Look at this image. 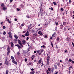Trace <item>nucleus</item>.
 I'll use <instances>...</instances> for the list:
<instances>
[{"mask_svg":"<svg viewBox=\"0 0 74 74\" xmlns=\"http://www.w3.org/2000/svg\"><path fill=\"white\" fill-rule=\"evenodd\" d=\"M11 59H12V62L13 63H14V64H18L17 62L15 61V59H14V57L11 56Z\"/></svg>","mask_w":74,"mask_h":74,"instance_id":"nucleus-1","label":"nucleus"},{"mask_svg":"<svg viewBox=\"0 0 74 74\" xmlns=\"http://www.w3.org/2000/svg\"><path fill=\"white\" fill-rule=\"evenodd\" d=\"M18 42L19 44H20V45L22 47H23V45H22V44L21 43V42L20 40H18Z\"/></svg>","mask_w":74,"mask_h":74,"instance_id":"nucleus-2","label":"nucleus"},{"mask_svg":"<svg viewBox=\"0 0 74 74\" xmlns=\"http://www.w3.org/2000/svg\"><path fill=\"white\" fill-rule=\"evenodd\" d=\"M8 34L10 38H11V39H12V34L11 33L9 32Z\"/></svg>","mask_w":74,"mask_h":74,"instance_id":"nucleus-3","label":"nucleus"},{"mask_svg":"<svg viewBox=\"0 0 74 74\" xmlns=\"http://www.w3.org/2000/svg\"><path fill=\"white\" fill-rule=\"evenodd\" d=\"M29 33V32L28 31H27V32L25 33V36H29V35L30 34H28Z\"/></svg>","mask_w":74,"mask_h":74,"instance_id":"nucleus-4","label":"nucleus"},{"mask_svg":"<svg viewBox=\"0 0 74 74\" xmlns=\"http://www.w3.org/2000/svg\"><path fill=\"white\" fill-rule=\"evenodd\" d=\"M39 52L40 53H42L43 51H44V49H41L39 50Z\"/></svg>","mask_w":74,"mask_h":74,"instance_id":"nucleus-5","label":"nucleus"},{"mask_svg":"<svg viewBox=\"0 0 74 74\" xmlns=\"http://www.w3.org/2000/svg\"><path fill=\"white\" fill-rule=\"evenodd\" d=\"M16 46H17V47H18V49H21V47L19 45H18V44H17V45H16Z\"/></svg>","mask_w":74,"mask_h":74,"instance_id":"nucleus-6","label":"nucleus"},{"mask_svg":"<svg viewBox=\"0 0 74 74\" xmlns=\"http://www.w3.org/2000/svg\"><path fill=\"white\" fill-rule=\"evenodd\" d=\"M2 8H3V11H5V10H7V8L5 7Z\"/></svg>","mask_w":74,"mask_h":74,"instance_id":"nucleus-7","label":"nucleus"},{"mask_svg":"<svg viewBox=\"0 0 74 74\" xmlns=\"http://www.w3.org/2000/svg\"><path fill=\"white\" fill-rule=\"evenodd\" d=\"M22 43L23 44H25L26 43V40H23L22 41Z\"/></svg>","mask_w":74,"mask_h":74,"instance_id":"nucleus-8","label":"nucleus"},{"mask_svg":"<svg viewBox=\"0 0 74 74\" xmlns=\"http://www.w3.org/2000/svg\"><path fill=\"white\" fill-rule=\"evenodd\" d=\"M5 63L6 64H7V65H8L9 63H8V62L7 60H6L5 61Z\"/></svg>","mask_w":74,"mask_h":74,"instance_id":"nucleus-9","label":"nucleus"},{"mask_svg":"<svg viewBox=\"0 0 74 74\" xmlns=\"http://www.w3.org/2000/svg\"><path fill=\"white\" fill-rule=\"evenodd\" d=\"M10 44L11 45V46L12 47H13V46H14V44H13V43H12V42H10Z\"/></svg>","mask_w":74,"mask_h":74,"instance_id":"nucleus-10","label":"nucleus"},{"mask_svg":"<svg viewBox=\"0 0 74 74\" xmlns=\"http://www.w3.org/2000/svg\"><path fill=\"white\" fill-rule=\"evenodd\" d=\"M14 37H15L16 40H17V39H18V36H16V35H14Z\"/></svg>","mask_w":74,"mask_h":74,"instance_id":"nucleus-11","label":"nucleus"},{"mask_svg":"<svg viewBox=\"0 0 74 74\" xmlns=\"http://www.w3.org/2000/svg\"><path fill=\"white\" fill-rule=\"evenodd\" d=\"M38 33L40 35V36H42V33L40 31H39L38 32Z\"/></svg>","mask_w":74,"mask_h":74,"instance_id":"nucleus-12","label":"nucleus"},{"mask_svg":"<svg viewBox=\"0 0 74 74\" xmlns=\"http://www.w3.org/2000/svg\"><path fill=\"white\" fill-rule=\"evenodd\" d=\"M50 58V57H49V56H47V59L48 61H49V58Z\"/></svg>","mask_w":74,"mask_h":74,"instance_id":"nucleus-13","label":"nucleus"},{"mask_svg":"<svg viewBox=\"0 0 74 74\" xmlns=\"http://www.w3.org/2000/svg\"><path fill=\"white\" fill-rule=\"evenodd\" d=\"M35 72L34 71L32 72H30V74H34Z\"/></svg>","mask_w":74,"mask_h":74,"instance_id":"nucleus-14","label":"nucleus"},{"mask_svg":"<svg viewBox=\"0 0 74 74\" xmlns=\"http://www.w3.org/2000/svg\"><path fill=\"white\" fill-rule=\"evenodd\" d=\"M8 52H7V55H9V53H10V50H8Z\"/></svg>","mask_w":74,"mask_h":74,"instance_id":"nucleus-15","label":"nucleus"},{"mask_svg":"<svg viewBox=\"0 0 74 74\" xmlns=\"http://www.w3.org/2000/svg\"><path fill=\"white\" fill-rule=\"evenodd\" d=\"M42 61L41 60H40L39 61H38V63H41Z\"/></svg>","mask_w":74,"mask_h":74,"instance_id":"nucleus-16","label":"nucleus"},{"mask_svg":"<svg viewBox=\"0 0 74 74\" xmlns=\"http://www.w3.org/2000/svg\"><path fill=\"white\" fill-rule=\"evenodd\" d=\"M1 7H2V8H3V7H4L5 6H4V4L3 3H2L1 5Z\"/></svg>","mask_w":74,"mask_h":74,"instance_id":"nucleus-17","label":"nucleus"},{"mask_svg":"<svg viewBox=\"0 0 74 74\" xmlns=\"http://www.w3.org/2000/svg\"><path fill=\"white\" fill-rule=\"evenodd\" d=\"M53 4L54 5H56V3L55 2H53Z\"/></svg>","mask_w":74,"mask_h":74,"instance_id":"nucleus-18","label":"nucleus"},{"mask_svg":"<svg viewBox=\"0 0 74 74\" xmlns=\"http://www.w3.org/2000/svg\"><path fill=\"white\" fill-rule=\"evenodd\" d=\"M58 71H56L55 72L54 74H58Z\"/></svg>","mask_w":74,"mask_h":74,"instance_id":"nucleus-19","label":"nucleus"},{"mask_svg":"<svg viewBox=\"0 0 74 74\" xmlns=\"http://www.w3.org/2000/svg\"><path fill=\"white\" fill-rule=\"evenodd\" d=\"M63 25H64V26L66 25V22H63Z\"/></svg>","mask_w":74,"mask_h":74,"instance_id":"nucleus-20","label":"nucleus"},{"mask_svg":"<svg viewBox=\"0 0 74 74\" xmlns=\"http://www.w3.org/2000/svg\"><path fill=\"white\" fill-rule=\"evenodd\" d=\"M42 12H41V14H44V11H42Z\"/></svg>","mask_w":74,"mask_h":74,"instance_id":"nucleus-21","label":"nucleus"},{"mask_svg":"<svg viewBox=\"0 0 74 74\" xmlns=\"http://www.w3.org/2000/svg\"><path fill=\"white\" fill-rule=\"evenodd\" d=\"M10 47H8V49H7V50L8 51H10Z\"/></svg>","mask_w":74,"mask_h":74,"instance_id":"nucleus-22","label":"nucleus"},{"mask_svg":"<svg viewBox=\"0 0 74 74\" xmlns=\"http://www.w3.org/2000/svg\"><path fill=\"white\" fill-rule=\"evenodd\" d=\"M60 38L59 37H57V40L58 41H59Z\"/></svg>","mask_w":74,"mask_h":74,"instance_id":"nucleus-23","label":"nucleus"},{"mask_svg":"<svg viewBox=\"0 0 74 74\" xmlns=\"http://www.w3.org/2000/svg\"><path fill=\"white\" fill-rule=\"evenodd\" d=\"M71 68H72V66H71L69 67V72H70V69H71Z\"/></svg>","mask_w":74,"mask_h":74,"instance_id":"nucleus-24","label":"nucleus"},{"mask_svg":"<svg viewBox=\"0 0 74 74\" xmlns=\"http://www.w3.org/2000/svg\"><path fill=\"white\" fill-rule=\"evenodd\" d=\"M3 34L4 35H5L6 34V32L4 31V32H3Z\"/></svg>","mask_w":74,"mask_h":74,"instance_id":"nucleus-25","label":"nucleus"},{"mask_svg":"<svg viewBox=\"0 0 74 74\" xmlns=\"http://www.w3.org/2000/svg\"><path fill=\"white\" fill-rule=\"evenodd\" d=\"M6 73L5 74H8V70H6Z\"/></svg>","mask_w":74,"mask_h":74,"instance_id":"nucleus-26","label":"nucleus"},{"mask_svg":"<svg viewBox=\"0 0 74 74\" xmlns=\"http://www.w3.org/2000/svg\"><path fill=\"white\" fill-rule=\"evenodd\" d=\"M29 65H30L31 66H33V64L30 63H29Z\"/></svg>","mask_w":74,"mask_h":74,"instance_id":"nucleus-27","label":"nucleus"},{"mask_svg":"<svg viewBox=\"0 0 74 74\" xmlns=\"http://www.w3.org/2000/svg\"><path fill=\"white\" fill-rule=\"evenodd\" d=\"M47 74H49V71H48V70H47Z\"/></svg>","mask_w":74,"mask_h":74,"instance_id":"nucleus-28","label":"nucleus"},{"mask_svg":"<svg viewBox=\"0 0 74 74\" xmlns=\"http://www.w3.org/2000/svg\"><path fill=\"white\" fill-rule=\"evenodd\" d=\"M51 45L52 47L53 48V44H52V42H51Z\"/></svg>","mask_w":74,"mask_h":74,"instance_id":"nucleus-29","label":"nucleus"},{"mask_svg":"<svg viewBox=\"0 0 74 74\" xmlns=\"http://www.w3.org/2000/svg\"><path fill=\"white\" fill-rule=\"evenodd\" d=\"M31 25H32L31 24V25H29V26H28V28H30V27H31Z\"/></svg>","mask_w":74,"mask_h":74,"instance_id":"nucleus-30","label":"nucleus"},{"mask_svg":"<svg viewBox=\"0 0 74 74\" xmlns=\"http://www.w3.org/2000/svg\"><path fill=\"white\" fill-rule=\"evenodd\" d=\"M3 29H5V26H3Z\"/></svg>","mask_w":74,"mask_h":74,"instance_id":"nucleus-31","label":"nucleus"},{"mask_svg":"<svg viewBox=\"0 0 74 74\" xmlns=\"http://www.w3.org/2000/svg\"><path fill=\"white\" fill-rule=\"evenodd\" d=\"M34 36H37V35L36 34H34Z\"/></svg>","mask_w":74,"mask_h":74,"instance_id":"nucleus-32","label":"nucleus"},{"mask_svg":"<svg viewBox=\"0 0 74 74\" xmlns=\"http://www.w3.org/2000/svg\"><path fill=\"white\" fill-rule=\"evenodd\" d=\"M51 11H53V8H51Z\"/></svg>","mask_w":74,"mask_h":74,"instance_id":"nucleus-33","label":"nucleus"},{"mask_svg":"<svg viewBox=\"0 0 74 74\" xmlns=\"http://www.w3.org/2000/svg\"><path fill=\"white\" fill-rule=\"evenodd\" d=\"M61 11H63V8H61Z\"/></svg>","mask_w":74,"mask_h":74,"instance_id":"nucleus-34","label":"nucleus"},{"mask_svg":"<svg viewBox=\"0 0 74 74\" xmlns=\"http://www.w3.org/2000/svg\"><path fill=\"white\" fill-rule=\"evenodd\" d=\"M69 62H71V61H72V60H71V59H69Z\"/></svg>","mask_w":74,"mask_h":74,"instance_id":"nucleus-35","label":"nucleus"},{"mask_svg":"<svg viewBox=\"0 0 74 74\" xmlns=\"http://www.w3.org/2000/svg\"><path fill=\"white\" fill-rule=\"evenodd\" d=\"M42 65H41V66H44V64H43V63H42Z\"/></svg>","mask_w":74,"mask_h":74,"instance_id":"nucleus-36","label":"nucleus"},{"mask_svg":"<svg viewBox=\"0 0 74 74\" xmlns=\"http://www.w3.org/2000/svg\"><path fill=\"white\" fill-rule=\"evenodd\" d=\"M22 36L23 37H25V35H22Z\"/></svg>","mask_w":74,"mask_h":74,"instance_id":"nucleus-37","label":"nucleus"},{"mask_svg":"<svg viewBox=\"0 0 74 74\" xmlns=\"http://www.w3.org/2000/svg\"><path fill=\"white\" fill-rule=\"evenodd\" d=\"M36 52H37L38 53H39V52H40V51H39V50L38 51L37 50L36 51Z\"/></svg>","mask_w":74,"mask_h":74,"instance_id":"nucleus-38","label":"nucleus"},{"mask_svg":"<svg viewBox=\"0 0 74 74\" xmlns=\"http://www.w3.org/2000/svg\"><path fill=\"white\" fill-rule=\"evenodd\" d=\"M57 64H58V66H60V63H58Z\"/></svg>","mask_w":74,"mask_h":74,"instance_id":"nucleus-39","label":"nucleus"},{"mask_svg":"<svg viewBox=\"0 0 74 74\" xmlns=\"http://www.w3.org/2000/svg\"><path fill=\"white\" fill-rule=\"evenodd\" d=\"M13 0H10V3H11V2H12V1H13Z\"/></svg>","mask_w":74,"mask_h":74,"instance_id":"nucleus-40","label":"nucleus"},{"mask_svg":"<svg viewBox=\"0 0 74 74\" xmlns=\"http://www.w3.org/2000/svg\"><path fill=\"white\" fill-rule=\"evenodd\" d=\"M56 26H57V25H58V22L56 23Z\"/></svg>","mask_w":74,"mask_h":74,"instance_id":"nucleus-41","label":"nucleus"},{"mask_svg":"<svg viewBox=\"0 0 74 74\" xmlns=\"http://www.w3.org/2000/svg\"><path fill=\"white\" fill-rule=\"evenodd\" d=\"M25 32H26V31H23V33H25Z\"/></svg>","mask_w":74,"mask_h":74,"instance_id":"nucleus-42","label":"nucleus"},{"mask_svg":"<svg viewBox=\"0 0 74 74\" xmlns=\"http://www.w3.org/2000/svg\"><path fill=\"white\" fill-rule=\"evenodd\" d=\"M27 18H30V17L28 16H27Z\"/></svg>","mask_w":74,"mask_h":74,"instance_id":"nucleus-43","label":"nucleus"},{"mask_svg":"<svg viewBox=\"0 0 74 74\" xmlns=\"http://www.w3.org/2000/svg\"><path fill=\"white\" fill-rule=\"evenodd\" d=\"M27 40H29V37H27Z\"/></svg>","mask_w":74,"mask_h":74,"instance_id":"nucleus-44","label":"nucleus"},{"mask_svg":"<svg viewBox=\"0 0 74 74\" xmlns=\"http://www.w3.org/2000/svg\"><path fill=\"white\" fill-rule=\"evenodd\" d=\"M3 22H2L1 23V25H2L3 24Z\"/></svg>","mask_w":74,"mask_h":74,"instance_id":"nucleus-45","label":"nucleus"},{"mask_svg":"<svg viewBox=\"0 0 74 74\" xmlns=\"http://www.w3.org/2000/svg\"><path fill=\"white\" fill-rule=\"evenodd\" d=\"M55 34H56V33L54 32V33L53 34V35H55Z\"/></svg>","mask_w":74,"mask_h":74,"instance_id":"nucleus-46","label":"nucleus"},{"mask_svg":"<svg viewBox=\"0 0 74 74\" xmlns=\"http://www.w3.org/2000/svg\"><path fill=\"white\" fill-rule=\"evenodd\" d=\"M14 20H15V21H17V19H16V18H15L14 19Z\"/></svg>","mask_w":74,"mask_h":74,"instance_id":"nucleus-47","label":"nucleus"},{"mask_svg":"<svg viewBox=\"0 0 74 74\" xmlns=\"http://www.w3.org/2000/svg\"><path fill=\"white\" fill-rule=\"evenodd\" d=\"M48 71H50V69L48 68Z\"/></svg>","mask_w":74,"mask_h":74,"instance_id":"nucleus-48","label":"nucleus"},{"mask_svg":"<svg viewBox=\"0 0 74 74\" xmlns=\"http://www.w3.org/2000/svg\"><path fill=\"white\" fill-rule=\"evenodd\" d=\"M17 55H19V52H18L17 53Z\"/></svg>","mask_w":74,"mask_h":74,"instance_id":"nucleus-49","label":"nucleus"},{"mask_svg":"<svg viewBox=\"0 0 74 74\" xmlns=\"http://www.w3.org/2000/svg\"><path fill=\"white\" fill-rule=\"evenodd\" d=\"M45 38H47V35L45 36Z\"/></svg>","mask_w":74,"mask_h":74,"instance_id":"nucleus-50","label":"nucleus"},{"mask_svg":"<svg viewBox=\"0 0 74 74\" xmlns=\"http://www.w3.org/2000/svg\"><path fill=\"white\" fill-rule=\"evenodd\" d=\"M7 21L8 22H9V21H10V20L9 19H8Z\"/></svg>","mask_w":74,"mask_h":74,"instance_id":"nucleus-51","label":"nucleus"},{"mask_svg":"<svg viewBox=\"0 0 74 74\" xmlns=\"http://www.w3.org/2000/svg\"><path fill=\"white\" fill-rule=\"evenodd\" d=\"M17 11H19V10H20L19 9L17 8Z\"/></svg>","mask_w":74,"mask_h":74,"instance_id":"nucleus-52","label":"nucleus"},{"mask_svg":"<svg viewBox=\"0 0 74 74\" xmlns=\"http://www.w3.org/2000/svg\"><path fill=\"white\" fill-rule=\"evenodd\" d=\"M31 70H32V71H34V69H31Z\"/></svg>","mask_w":74,"mask_h":74,"instance_id":"nucleus-53","label":"nucleus"},{"mask_svg":"<svg viewBox=\"0 0 74 74\" xmlns=\"http://www.w3.org/2000/svg\"><path fill=\"white\" fill-rule=\"evenodd\" d=\"M25 61H26V62H27V59L25 58Z\"/></svg>","mask_w":74,"mask_h":74,"instance_id":"nucleus-54","label":"nucleus"},{"mask_svg":"<svg viewBox=\"0 0 74 74\" xmlns=\"http://www.w3.org/2000/svg\"><path fill=\"white\" fill-rule=\"evenodd\" d=\"M34 53H36V51H34Z\"/></svg>","mask_w":74,"mask_h":74,"instance_id":"nucleus-55","label":"nucleus"},{"mask_svg":"<svg viewBox=\"0 0 74 74\" xmlns=\"http://www.w3.org/2000/svg\"><path fill=\"white\" fill-rule=\"evenodd\" d=\"M2 65V63H0V66H1Z\"/></svg>","mask_w":74,"mask_h":74,"instance_id":"nucleus-56","label":"nucleus"},{"mask_svg":"<svg viewBox=\"0 0 74 74\" xmlns=\"http://www.w3.org/2000/svg\"><path fill=\"white\" fill-rule=\"evenodd\" d=\"M72 63H74V61H72Z\"/></svg>","mask_w":74,"mask_h":74,"instance_id":"nucleus-57","label":"nucleus"},{"mask_svg":"<svg viewBox=\"0 0 74 74\" xmlns=\"http://www.w3.org/2000/svg\"><path fill=\"white\" fill-rule=\"evenodd\" d=\"M21 26H23V24H21Z\"/></svg>","mask_w":74,"mask_h":74,"instance_id":"nucleus-58","label":"nucleus"},{"mask_svg":"<svg viewBox=\"0 0 74 74\" xmlns=\"http://www.w3.org/2000/svg\"><path fill=\"white\" fill-rule=\"evenodd\" d=\"M52 37H55V36H54V35H52Z\"/></svg>","mask_w":74,"mask_h":74,"instance_id":"nucleus-59","label":"nucleus"},{"mask_svg":"<svg viewBox=\"0 0 74 74\" xmlns=\"http://www.w3.org/2000/svg\"><path fill=\"white\" fill-rule=\"evenodd\" d=\"M32 58H34V56H32Z\"/></svg>","mask_w":74,"mask_h":74,"instance_id":"nucleus-60","label":"nucleus"},{"mask_svg":"<svg viewBox=\"0 0 74 74\" xmlns=\"http://www.w3.org/2000/svg\"><path fill=\"white\" fill-rule=\"evenodd\" d=\"M52 37H51V38H50V39H52Z\"/></svg>","mask_w":74,"mask_h":74,"instance_id":"nucleus-61","label":"nucleus"},{"mask_svg":"<svg viewBox=\"0 0 74 74\" xmlns=\"http://www.w3.org/2000/svg\"><path fill=\"white\" fill-rule=\"evenodd\" d=\"M43 47L44 48H45V46L44 45H43Z\"/></svg>","mask_w":74,"mask_h":74,"instance_id":"nucleus-62","label":"nucleus"},{"mask_svg":"<svg viewBox=\"0 0 74 74\" xmlns=\"http://www.w3.org/2000/svg\"><path fill=\"white\" fill-rule=\"evenodd\" d=\"M40 26V24H39L38 25V26Z\"/></svg>","mask_w":74,"mask_h":74,"instance_id":"nucleus-63","label":"nucleus"},{"mask_svg":"<svg viewBox=\"0 0 74 74\" xmlns=\"http://www.w3.org/2000/svg\"><path fill=\"white\" fill-rule=\"evenodd\" d=\"M65 52H67V51H66H66H65Z\"/></svg>","mask_w":74,"mask_h":74,"instance_id":"nucleus-64","label":"nucleus"}]
</instances>
